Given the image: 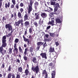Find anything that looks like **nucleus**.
<instances>
[{
  "instance_id": "f257e3e1",
  "label": "nucleus",
  "mask_w": 78,
  "mask_h": 78,
  "mask_svg": "<svg viewBox=\"0 0 78 78\" xmlns=\"http://www.w3.org/2000/svg\"><path fill=\"white\" fill-rule=\"evenodd\" d=\"M2 44L0 48H5L7 46L8 44L6 42V37L5 35L2 38Z\"/></svg>"
},
{
  "instance_id": "f03ea898",
  "label": "nucleus",
  "mask_w": 78,
  "mask_h": 78,
  "mask_svg": "<svg viewBox=\"0 0 78 78\" xmlns=\"http://www.w3.org/2000/svg\"><path fill=\"white\" fill-rule=\"evenodd\" d=\"M30 2L28 3L29 5V7L28 8V14L30 13L31 11L33 10V4L34 3V0H30Z\"/></svg>"
},
{
  "instance_id": "7ed1b4c3",
  "label": "nucleus",
  "mask_w": 78,
  "mask_h": 78,
  "mask_svg": "<svg viewBox=\"0 0 78 78\" xmlns=\"http://www.w3.org/2000/svg\"><path fill=\"white\" fill-rule=\"evenodd\" d=\"M23 22V19L19 20L17 22H15L14 25V26H16V27H19V25L21 23V25L22 27H24Z\"/></svg>"
},
{
  "instance_id": "20e7f679",
  "label": "nucleus",
  "mask_w": 78,
  "mask_h": 78,
  "mask_svg": "<svg viewBox=\"0 0 78 78\" xmlns=\"http://www.w3.org/2000/svg\"><path fill=\"white\" fill-rule=\"evenodd\" d=\"M31 70L34 72H35L37 74L39 69V66H37L34 68V66L31 68Z\"/></svg>"
},
{
  "instance_id": "39448f33",
  "label": "nucleus",
  "mask_w": 78,
  "mask_h": 78,
  "mask_svg": "<svg viewBox=\"0 0 78 78\" xmlns=\"http://www.w3.org/2000/svg\"><path fill=\"white\" fill-rule=\"evenodd\" d=\"M14 50L13 51L14 53H15L16 54H18L19 51L18 48H17V44H14Z\"/></svg>"
},
{
  "instance_id": "423d86ee",
  "label": "nucleus",
  "mask_w": 78,
  "mask_h": 78,
  "mask_svg": "<svg viewBox=\"0 0 78 78\" xmlns=\"http://www.w3.org/2000/svg\"><path fill=\"white\" fill-rule=\"evenodd\" d=\"M5 28L6 29H9V31H12V26L10 25L9 24H6L5 26Z\"/></svg>"
},
{
  "instance_id": "0eeeda50",
  "label": "nucleus",
  "mask_w": 78,
  "mask_h": 78,
  "mask_svg": "<svg viewBox=\"0 0 78 78\" xmlns=\"http://www.w3.org/2000/svg\"><path fill=\"white\" fill-rule=\"evenodd\" d=\"M0 51L3 56H4L6 53V50L3 48H0Z\"/></svg>"
},
{
  "instance_id": "6e6552de",
  "label": "nucleus",
  "mask_w": 78,
  "mask_h": 78,
  "mask_svg": "<svg viewBox=\"0 0 78 78\" xmlns=\"http://www.w3.org/2000/svg\"><path fill=\"white\" fill-rule=\"evenodd\" d=\"M40 55L42 58H44L45 59H47V53L46 52L42 53L40 54Z\"/></svg>"
},
{
  "instance_id": "1a4fd4ad",
  "label": "nucleus",
  "mask_w": 78,
  "mask_h": 78,
  "mask_svg": "<svg viewBox=\"0 0 78 78\" xmlns=\"http://www.w3.org/2000/svg\"><path fill=\"white\" fill-rule=\"evenodd\" d=\"M42 75L43 76H44L45 75L44 78H47V76H48V74L47 73V72L46 70H44L42 71Z\"/></svg>"
},
{
  "instance_id": "9d476101",
  "label": "nucleus",
  "mask_w": 78,
  "mask_h": 78,
  "mask_svg": "<svg viewBox=\"0 0 78 78\" xmlns=\"http://www.w3.org/2000/svg\"><path fill=\"white\" fill-rule=\"evenodd\" d=\"M23 41H24L25 42H27V45L30 44V39H29L27 38L24 35H23Z\"/></svg>"
},
{
  "instance_id": "9b49d317",
  "label": "nucleus",
  "mask_w": 78,
  "mask_h": 78,
  "mask_svg": "<svg viewBox=\"0 0 78 78\" xmlns=\"http://www.w3.org/2000/svg\"><path fill=\"white\" fill-rule=\"evenodd\" d=\"M24 26L25 27H30V22L29 21H26L24 23H23Z\"/></svg>"
},
{
  "instance_id": "f8f14e48",
  "label": "nucleus",
  "mask_w": 78,
  "mask_h": 78,
  "mask_svg": "<svg viewBox=\"0 0 78 78\" xmlns=\"http://www.w3.org/2000/svg\"><path fill=\"white\" fill-rule=\"evenodd\" d=\"M39 16H40V14L39 13H35L34 16L35 17V20H38V19H39V18H40Z\"/></svg>"
},
{
  "instance_id": "ddd939ff",
  "label": "nucleus",
  "mask_w": 78,
  "mask_h": 78,
  "mask_svg": "<svg viewBox=\"0 0 78 78\" xmlns=\"http://www.w3.org/2000/svg\"><path fill=\"white\" fill-rule=\"evenodd\" d=\"M13 14L14 15L12 14H11V19H12L14 17L15 19H16V18H17V14H16V12L14 13Z\"/></svg>"
},
{
  "instance_id": "4468645a",
  "label": "nucleus",
  "mask_w": 78,
  "mask_h": 78,
  "mask_svg": "<svg viewBox=\"0 0 78 78\" xmlns=\"http://www.w3.org/2000/svg\"><path fill=\"white\" fill-rule=\"evenodd\" d=\"M39 6V2L36 1L34 3V7L36 10H37V6Z\"/></svg>"
},
{
  "instance_id": "2eb2a0df",
  "label": "nucleus",
  "mask_w": 78,
  "mask_h": 78,
  "mask_svg": "<svg viewBox=\"0 0 78 78\" xmlns=\"http://www.w3.org/2000/svg\"><path fill=\"white\" fill-rule=\"evenodd\" d=\"M24 17V21H27V20H28V14L26 13L25 14Z\"/></svg>"
},
{
  "instance_id": "dca6fc26",
  "label": "nucleus",
  "mask_w": 78,
  "mask_h": 78,
  "mask_svg": "<svg viewBox=\"0 0 78 78\" xmlns=\"http://www.w3.org/2000/svg\"><path fill=\"white\" fill-rule=\"evenodd\" d=\"M41 15L42 18H45L47 16V14L45 13H42Z\"/></svg>"
},
{
  "instance_id": "f3484780",
  "label": "nucleus",
  "mask_w": 78,
  "mask_h": 78,
  "mask_svg": "<svg viewBox=\"0 0 78 78\" xmlns=\"http://www.w3.org/2000/svg\"><path fill=\"white\" fill-rule=\"evenodd\" d=\"M51 78H55V76L56 75V72L55 71H52V73H51Z\"/></svg>"
},
{
  "instance_id": "a211bd4d",
  "label": "nucleus",
  "mask_w": 78,
  "mask_h": 78,
  "mask_svg": "<svg viewBox=\"0 0 78 78\" xmlns=\"http://www.w3.org/2000/svg\"><path fill=\"white\" fill-rule=\"evenodd\" d=\"M54 51H55V48H52V47L50 46L49 48V52H50V53H53Z\"/></svg>"
},
{
  "instance_id": "6ab92c4d",
  "label": "nucleus",
  "mask_w": 78,
  "mask_h": 78,
  "mask_svg": "<svg viewBox=\"0 0 78 78\" xmlns=\"http://www.w3.org/2000/svg\"><path fill=\"white\" fill-rule=\"evenodd\" d=\"M32 61H33L34 63H36L37 62V58H36V57H33Z\"/></svg>"
},
{
  "instance_id": "aec40b11",
  "label": "nucleus",
  "mask_w": 78,
  "mask_h": 78,
  "mask_svg": "<svg viewBox=\"0 0 78 78\" xmlns=\"http://www.w3.org/2000/svg\"><path fill=\"white\" fill-rule=\"evenodd\" d=\"M10 6V2H8V3H6L5 4V7L6 9H8V8H9Z\"/></svg>"
},
{
  "instance_id": "412c9836",
  "label": "nucleus",
  "mask_w": 78,
  "mask_h": 78,
  "mask_svg": "<svg viewBox=\"0 0 78 78\" xmlns=\"http://www.w3.org/2000/svg\"><path fill=\"white\" fill-rule=\"evenodd\" d=\"M55 22H56V24H57V23H61L62 22L61 20L59 18L56 19L55 20Z\"/></svg>"
},
{
  "instance_id": "4be33fe9",
  "label": "nucleus",
  "mask_w": 78,
  "mask_h": 78,
  "mask_svg": "<svg viewBox=\"0 0 78 78\" xmlns=\"http://www.w3.org/2000/svg\"><path fill=\"white\" fill-rule=\"evenodd\" d=\"M18 49L19 50L20 53H23V50H22V49L21 46H19L18 48Z\"/></svg>"
},
{
  "instance_id": "5701e85b",
  "label": "nucleus",
  "mask_w": 78,
  "mask_h": 78,
  "mask_svg": "<svg viewBox=\"0 0 78 78\" xmlns=\"http://www.w3.org/2000/svg\"><path fill=\"white\" fill-rule=\"evenodd\" d=\"M18 17L20 19H22V14L21 13L19 12L18 13Z\"/></svg>"
},
{
  "instance_id": "b1692460",
  "label": "nucleus",
  "mask_w": 78,
  "mask_h": 78,
  "mask_svg": "<svg viewBox=\"0 0 78 78\" xmlns=\"http://www.w3.org/2000/svg\"><path fill=\"white\" fill-rule=\"evenodd\" d=\"M12 69V66L11 65H10L9 66L8 69H7V71L8 72H11V69Z\"/></svg>"
},
{
  "instance_id": "393cba45",
  "label": "nucleus",
  "mask_w": 78,
  "mask_h": 78,
  "mask_svg": "<svg viewBox=\"0 0 78 78\" xmlns=\"http://www.w3.org/2000/svg\"><path fill=\"white\" fill-rule=\"evenodd\" d=\"M28 51V48H26L25 49L24 51V55H27Z\"/></svg>"
},
{
  "instance_id": "a878e982",
  "label": "nucleus",
  "mask_w": 78,
  "mask_h": 78,
  "mask_svg": "<svg viewBox=\"0 0 78 78\" xmlns=\"http://www.w3.org/2000/svg\"><path fill=\"white\" fill-rule=\"evenodd\" d=\"M23 70V69H22V68L21 67H20L18 68V71L19 72H20V73H21V72H22V71Z\"/></svg>"
},
{
  "instance_id": "bb28decb",
  "label": "nucleus",
  "mask_w": 78,
  "mask_h": 78,
  "mask_svg": "<svg viewBox=\"0 0 78 78\" xmlns=\"http://www.w3.org/2000/svg\"><path fill=\"white\" fill-rule=\"evenodd\" d=\"M24 73H25V75H26V76H28V73H29V71H28V69H26L25 70Z\"/></svg>"
},
{
  "instance_id": "cd10ccee",
  "label": "nucleus",
  "mask_w": 78,
  "mask_h": 78,
  "mask_svg": "<svg viewBox=\"0 0 78 78\" xmlns=\"http://www.w3.org/2000/svg\"><path fill=\"white\" fill-rule=\"evenodd\" d=\"M12 48H9V55L10 54H12Z\"/></svg>"
},
{
  "instance_id": "c85d7f7f",
  "label": "nucleus",
  "mask_w": 78,
  "mask_h": 78,
  "mask_svg": "<svg viewBox=\"0 0 78 78\" xmlns=\"http://www.w3.org/2000/svg\"><path fill=\"white\" fill-rule=\"evenodd\" d=\"M19 39L18 38H16L14 41L15 44L19 43Z\"/></svg>"
},
{
  "instance_id": "c756f323",
  "label": "nucleus",
  "mask_w": 78,
  "mask_h": 78,
  "mask_svg": "<svg viewBox=\"0 0 78 78\" xmlns=\"http://www.w3.org/2000/svg\"><path fill=\"white\" fill-rule=\"evenodd\" d=\"M12 73H9L8 74L7 78H11L12 76Z\"/></svg>"
},
{
  "instance_id": "7c9ffc66",
  "label": "nucleus",
  "mask_w": 78,
  "mask_h": 78,
  "mask_svg": "<svg viewBox=\"0 0 78 78\" xmlns=\"http://www.w3.org/2000/svg\"><path fill=\"white\" fill-rule=\"evenodd\" d=\"M23 58L24 61H27V60H28V57L25 55H24Z\"/></svg>"
},
{
  "instance_id": "2f4dec72",
  "label": "nucleus",
  "mask_w": 78,
  "mask_h": 78,
  "mask_svg": "<svg viewBox=\"0 0 78 78\" xmlns=\"http://www.w3.org/2000/svg\"><path fill=\"white\" fill-rule=\"evenodd\" d=\"M29 51L30 52V53L33 52V48L32 47L30 48Z\"/></svg>"
},
{
  "instance_id": "473e14b6",
  "label": "nucleus",
  "mask_w": 78,
  "mask_h": 78,
  "mask_svg": "<svg viewBox=\"0 0 78 78\" xmlns=\"http://www.w3.org/2000/svg\"><path fill=\"white\" fill-rule=\"evenodd\" d=\"M33 28L32 27H31L29 28V30L30 33H33Z\"/></svg>"
},
{
  "instance_id": "72a5a7b5",
  "label": "nucleus",
  "mask_w": 78,
  "mask_h": 78,
  "mask_svg": "<svg viewBox=\"0 0 78 78\" xmlns=\"http://www.w3.org/2000/svg\"><path fill=\"white\" fill-rule=\"evenodd\" d=\"M56 3V2L55 1H52L51 2V5H55Z\"/></svg>"
},
{
  "instance_id": "f704fd0d",
  "label": "nucleus",
  "mask_w": 78,
  "mask_h": 78,
  "mask_svg": "<svg viewBox=\"0 0 78 78\" xmlns=\"http://www.w3.org/2000/svg\"><path fill=\"white\" fill-rule=\"evenodd\" d=\"M8 19L7 16H6V17L4 16L2 18V20H3V22H4L5 20H6V19Z\"/></svg>"
},
{
  "instance_id": "c9c22d12",
  "label": "nucleus",
  "mask_w": 78,
  "mask_h": 78,
  "mask_svg": "<svg viewBox=\"0 0 78 78\" xmlns=\"http://www.w3.org/2000/svg\"><path fill=\"white\" fill-rule=\"evenodd\" d=\"M33 24H34V25L36 26V27H38V24H37V23L36 21L34 22L33 23Z\"/></svg>"
},
{
  "instance_id": "e433bc0d",
  "label": "nucleus",
  "mask_w": 78,
  "mask_h": 78,
  "mask_svg": "<svg viewBox=\"0 0 78 78\" xmlns=\"http://www.w3.org/2000/svg\"><path fill=\"white\" fill-rule=\"evenodd\" d=\"M55 7L56 8H59V5L58 3H56V4H55Z\"/></svg>"
},
{
  "instance_id": "4c0bfd02",
  "label": "nucleus",
  "mask_w": 78,
  "mask_h": 78,
  "mask_svg": "<svg viewBox=\"0 0 78 78\" xmlns=\"http://www.w3.org/2000/svg\"><path fill=\"white\" fill-rule=\"evenodd\" d=\"M53 12H51L49 14V16L50 17H51L53 16Z\"/></svg>"
},
{
  "instance_id": "58836bf2",
  "label": "nucleus",
  "mask_w": 78,
  "mask_h": 78,
  "mask_svg": "<svg viewBox=\"0 0 78 78\" xmlns=\"http://www.w3.org/2000/svg\"><path fill=\"white\" fill-rule=\"evenodd\" d=\"M37 45L39 47L41 46V42H39L37 43Z\"/></svg>"
},
{
  "instance_id": "ea45409f",
  "label": "nucleus",
  "mask_w": 78,
  "mask_h": 78,
  "mask_svg": "<svg viewBox=\"0 0 78 78\" xmlns=\"http://www.w3.org/2000/svg\"><path fill=\"white\" fill-rule=\"evenodd\" d=\"M45 41H47L48 42H50V41H51V38H49L48 39H45Z\"/></svg>"
},
{
  "instance_id": "a19ab883",
  "label": "nucleus",
  "mask_w": 78,
  "mask_h": 78,
  "mask_svg": "<svg viewBox=\"0 0 78 78\" xmlns=\"http://www.w3.org/2000/svg\"><path fill=\"white\" fill-rule=\"evenodd\" d=\"M47 46V44L46 43V42H45L43 44V48H45V47Z\"/></svg>"
},
{
  "instance_id": "79ce46f5",
  "label": "nucleus",
  "mask_w": 78,
  "mask_h": 78,
  "mask_svg": "<svg viewBox=\"0 0 78 78\" xmlns=\"http://www.w3.org/2000/svg\"><path fill=\"white\" fill-rule=\"evenodd\" d=\"M11 35H12V33H9V34H8L7 35H5V36H6V37H9V36H11Z\"/></svg>"
},
{
  "instance_id": "37998d69",
  "label": "nucleus",
  "mask_w": 78,
  "mask_h": 78,
  "mask_svg": "<svg viewBox=\"0 0 78 78\" xmlns=\"http://www.w3.org/2000/svg\"><path fill=\"white\" fill-rule=\"evenodd\" d=\"M51 22L52 23H53L54 22H55V18H52L51 19Z\"/></svg>"
},
{
  "instance_id": "c03bdc74",
  "label": "nucleus",
  "mask_w": 78,
  "mask_h": 78,
  "mask_svg": "<svg viewBox=\"0 0 78 78\" xmlns=\"http://www.w3.org/2000/svg\"><path fill=\"white\" fill-rule=\"evenodd\" d=\"M5 65L4 63H2L1 66V69H5Z\"/></svg>"
},
{
  "instance_id": "a18cd8bd",
  "label": "nucleus",
  "mask_w": 78,
  "mask_h": 78,
  "mask_svg": "<svg viewBox=\"0 0 78 78\" xmlns=\"http://www.w3.org/2000/svg\"><path fill=\"white\" fill-rule=\"evenodd\" d=\"M15 6L17 9H18L19 8V4H17Z\"/></svg>"
},
{
  "instance_id": "49530a36",
  "label": "nucleus",
  "mask_w": 78,
  "mask_h": 78,
  "mask_svg": "<svg viewBox=\"0 0 78 78\" xmlns=\"http://www.w3.org/2000/svg\"><path fill=\"white\" fill-rule=\"evenodd\" d=\"M32 37H33V36H32L31 35H29V36L28 37V39L32 40L33 39V38H32Z\"/></svg>"
},
{
  "instance_id": "de8ad7c7",
  "label": "nucleus",
  "mask_w": 78,
  "mask_h": 78,
  "mask_svg": "<svg viewBox=\"0 0 78 78\" xmlns=\"http://www.w3.org/2000/svg\"><path fill=\"white\" fill-rule=\"evenodd\" d=\"M49 34L52 37H54V33H49Z\"/></svg>"
},
{
  "instance_id": "09e8293b",
  "label": "nucleus",
  "mask_w": 78,
  "mask_h": 78,
  "mask_svg": "<svg viewBox=\"0 0 78 78\" xmlns=\"http://www.w3.org/2000/svg\"><path fill=\"white\" fill-rule=\"evenodd\" d=\"M16 78H20V74H17L16 75Z\"/></svg>"
},
{
  "instance_id": "8fccbe9b",
  "label": "nucleus",
  "mask_w": 78,
  "mask_h": 78,
  "mask_svg": "<svg viewBox=\"0 0 78 78\" xmlns=\"http://www.w3.org/2000/svg\"><path fill=\"white\" fill-rule=\"evenodd\" d=\"M13 4L15 5H16V0H12V1Z\"/></svg>"
},
{
  "instance_id": "3c124183",
  "label": "nucleus",
  "mask_w": 78,
  "mask_h": 78,
  "mask_svg": "<svg viewBox=\"0 0 78 78\" xmlns=\"http://www.w3.org/2000/svg\"><path fill=\"white\" fill-rule=\"evenodd\" d=\"M14 4H12L10 6V8L11 9H12V8H14Z\"/></svg>"
},
{
  "instance_id": "603ef678",
  "label": "nucleus",
  "mask_w": 78,
  "mask_h": 78,
  "mask_svg": "<svg viewBox=\"0 0 78 78\" xmlns=\"http://www.w3.org/2000/svg\"><path fill=\"white\" fill-rule=\"evenodd\" d=\"M20 12L21 13H22L23 12V9L22 8H21L20 9Z\"/></svg>"
},
{
  "instance_id": "864d4df0",
  "label": "nucleus",
  "mask_w": 78,
  "mask_h": 78,
  "mask_svg": "<svg viewBox=\"0 0 78 78\" xmlns=\"http://www.w3.org/2000/svg\"><path fill=\"white\" fill-rule=\"evenodd\" d=\"M53 66V63L51 62L48 64V66H50V67H52Z\"/></svg>"
},
{
  "instance_id": "5fc2aeb1",
  "label": "nucleus",
  "mask_w": 78,
  "mask_h": 78,
  "mask_svg": "<svg viewBox=\"0 0 78 78\" xmlns=\"http://www.w3.org/2000/svg\"><path fill=\"white\" fill-rule=\"evenodd\" d=\"M58 8L55 7L54 8V12H56V11H58Z\"/></svg>"
},
{
  "instance_id": "6e6d98bb",
  "label": "nucleus",
  "mask_w": 78,
  "mask_h": 78,
  "mask_svg": "<svg viewBox=\"0 0 78 78\" xmlns=\"http://www.w3.org/2000/svg\"><path fill=\"white\" fill-rule=\"evenodd\" d=\"M55 44L56 45V46H58L59 45V42H58V41L56 42H55Z\"/></svg>"
},
{
  "instance_id": "4d7b16f0",
  "label": "nucleus",
  "mask_w": 78,
  "mask_h": 78,
  "mask_svg": "<svg viewBox=\"0 0 78 78\" xmlns=\"http://www.w3.org/2000/svg\"><path fill=\"white\" fill-rule=\"evenodd\" d=\"M20 7H23V3L22 2L20 4Z\"/></svg>"
},
{
  "instance_id": "13d9d810",
  "label": "nucleus",
  "mask_w": 78,
  "mask_h": 78,
  "mask_svg": "<svg viewBox=\"0 0 78 78\" xmlns=\"http://www.w3.org/2000/svg\"><path fill=\"white\" fill-rule=\"evenodd\" d=\"M16 62H18L19 64H20V60H19V59H16Z\"/></svg>"
},
{
  "instance_id": "bf43d9fd",
  "label": "nucleus",
  "mask_w": 78,
  "mask_h": 78,
  "mask_svg": "<svg viewBox=\"0 0 78 78\" xmlns=\"http://www.w3.org/2000/svg\"><path fill=\"white\" fill-rule=\"evenodd\" d=\"M39 24H42V23H43V22H44V21H43V20H40V21H39Z\"/></svg>"
},
{
  "instance_id": "052dcab7",
  "label": "nucleus",
  "mask_w": 78,
  "mask_h": 78,
  "mask_svg": "<svg viewBox=\"0 0 78 78\" xmlns=\"http://www.w3.org/2000/svg\"><path fill=\"white\" fill-rule=\"evenodd\" d=\"M26 34H27V29H26V30L25 31L24 34V35H26Z\"/></svg>"
},
{
  "instance_id": "680f3d73",
  "label": "nucleus",
  "mask_w": 78,
  "mask_h": 78,
  "mask_svg": "<svg viewBox=\"0 0 78 78\" xmlns=\"http://www.w3.org/2000/svg\"><path fill=\"white\" fill-rule=\"evenodd\" d=\"M40 47H41L40 46H38L36 48L37 50V51H38V50H39V49L40 48Z\"/></svg>"
},
{
  "instance_id": "e2e57ef3",
  "label": "nucleus",
  "mask_w": 78,
  "mask_h": 78,
  "mask_svg": "<svg viewBox=\"0 0 78 78\" xmlns=\"http://www.w3.org/2000/svg\"><path fill=\"white\" fill-rule=\"evenodd\" d=\"M51 27V26H49L47 27V28H46V30H49L50 29V28Z\"/></svg>"
},
{
  "instance_id": "0e129e2a",
  "label": "nucleus",
  "mask_w": 78,
  "mask_h": 78,
  "mask_svg": "<svg viewBox=\"0 0 78 78\" xmlns=\"http://www.w3.org/2000/svg\"><path fill=\"white\" fill-rule=\"evenodd\" d=\"M6 75V73H4L3 74V77H5Z\"/></svg>"
},
{
  "instance_id": "69168bd1",
  "label": "nucleus",
  "mask_w": 78,
  "mask_h": 78,
  "mask_svg": "<svg viewBox=\"0 0 78 78\" xmlns=\"http://www.w3.org/2000/svg\"><path fill=\"white\" fill-rule=\"evenodd\" d=\"M2 6V2H0V8H1Z\"/></svg>"
},
{
  "instance_id": "338daca9",
  "label": "nucleus",
  "mask_w": 78,
  "mask_h": 78,
  "mask_svg": "<svg viewBox=\"0 0 78 78\" xmlns=\"http://www.w3.org/2000/svg\"><path fill=\"white\" fill-rule=\"evenodd\" d=\"M53 23L51 22V21H49V22L48 23V24H49L50 25H51V24H53Z\"/></svg>"
},
{
  "instance_id": "774afa93",
  "label": "nucleus",
  "mask_w": 78,
  "mask_h": 78,
  "mask_svg": "<svg viewBox=\"0 0 78 78\" xmlns=\"http://www.w3.org/2000/svg\"><path fill=\"white\" fill-rule=\"evenodd\" d=\"M45 37H46L47 38H48V36H49V35H48V34H46L45 35Z\"/></svg>"
}]
</instances>
